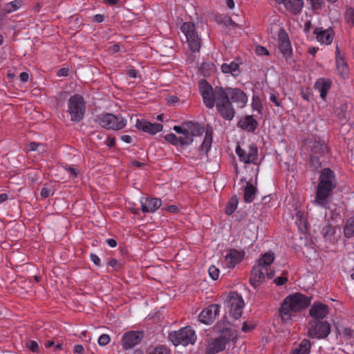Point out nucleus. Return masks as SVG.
Listing matches in <instances>:
<instances>
[{"mask_svg": "<svg viewBox=\"0 0 354 354\" xmlns=\"http://www.w3.org/2000/svg\"><path fill=\"white\" fill-rule=\"evenodd\" d=\"M278 48L286 61H288L292 55V50L288 35L283 28H281L278 33Z\"/></svg>", "mask_w": 354, "mask_h": 354, "instance_id": "4468645a", "label": "nucleus"}, {"mask_svg": "<svg viewBox=\"0 0 354 354\" xmlns=\"http://www.w3.org/2000/svg\"><path fill=\"white\" fill-rule=\"evenodd\" d=\"M331 82L330 81H326L324 80H319L315 84V88L320 93V97L325 100L328 91L330 88Z\"/></svg>", "mask_w": 354, "mask_h": 354, "instance_id": "a878e982", "label": "nucleus"}, {"mask_svg": "<svg viewBox=\"0 0 354 354\" xmlns=\"http://www.w3.org/2000/svg\"><path fill=\"white\" fill-rule=\"evenodd\" d=\"M111 338L106 334L102 335L98 339V344L100 346H106L110 342Z\"/></svg>", "mask_w": 354, "mask_h": 354, "instance_id": "79ce46f5", "label": "nucleus"}, {"mask_svg": "<svg viewBox=\"0 0 354 354\" xmlns=\"http://www.w3.org/2000/svg\"><path fill=\"white\" fill-rule=\"evenodd\" d=\"M311 346V342L308 339H304L291 354H309Z\"/></svg>", "mask_w": 354, "mask_h": 354, "instance_id": "bb28decb", "label": "nucleus"}, {"mask_svg": "<svg viewBox=\"0 0 354 354\" xmlns=\"http://www.w3.org/2000/svg\"><path fill=\"white\" fill-rule=\"evenodd\" d=\"M167 102L170 104H174L178 102L179 99L176 96L171 95L167 98Z\"/></svg>", "mask_w": 354, "mask_h": 354, "instance_id": "5fc2aeb1", "label": "nucleus"}, {"mask_svg": "<svg viewBox=\"0 0 354 354\" xmlns=\"http://www.w3.org/2000/svg\"><path fill=\"white\" fill-rule=\"evenodd\" d=\"M86 106L84 98L75 94L71 96L68 102V113L71 115V120L73 122H80L84 118Z\"/></svg>", "mask_w": 354, "mask_h": 354, "instance_id": "0eeeda50", "label": "nucleus"}, {"mask_svg": "<svg viewBox=\"0 0 354 354\" xmlns=\"http://www.w3.org/2000/svg\"><path fill=\"white\" fill-rule=\"evenodd\" d=\"M252 106L254 110H257L259 113L261 112L263 106L261 100L258 97L253 98Z\"/></svg>", "mask_w": 354, "mask_h": 354, "instance_id": "a19ab883", "label": "nucleus"}, {"mask_svg": "<svg viewBox=\"0 0 354 354\" xmlns=\"http://www.w3.org/2000/svg\"><path fill=\"white\" fill-rule=\"evenodd\" d=\"M151 354H169V353L167 348H165L162 346H160V347H157L156 348H155L153 352Z\"/></svg>", "mask_w": 354, "mask_h": 354, "instance_id": "de8ad7c7", "label": "nucleus"}, {"mask_svg": "<svg viewBox=\"0 0 354 354\" xmlns=\"http://www.w3.org/2000/svg\"><path fill=\"white\" fill-rule=\"evenodd\" d=\"M236 153L239 158L240 161L245 164H257L258 158V150L255 145H251L246 151L242 149L239 145L236 147Z\"/></svg>", "mask_w": 354, "mask_h": 354, "instance_id": "f8f14e48", "label": "nucleus"}, {"mask_svg": "<svg viewBox=\"0 0 354 354\" xmlns=\"http://www.w3.org/2000/svg\"><path fill=\"white\" fill-rule=\"evenodd\" d=\"M20 7V2L14 1H11L4 6L1 10V12L3 14L10 13L13 11L17 10Z\"/></svg>", "mask_w": 354, "mask_h": 354, "instance_id": "72a5a7b5", "label": "nucleus"}, {"mask_svg": "<svg viewBox=\"0 0 354 354\" xmlns=\"http://www.w3.org/2000/svg\"><path fill=\"white\" fill-rule=\"evenodd\" d=\"M339 59H344V57L343 55H342L339 48L337 46L336 47V54H335V59H336V62L337 61H339Z\"/></svg>", "mask_w": 354, "mask_h": 354, "instance_id": "680f3d73", "label": "nucleus"}, {"mask_svg": "<svg viewBox=\"0 0 354 354\" xmlns=\"http://www.w3.org/2000/svg\"><path fill=\"white\" fill-rule=\"evenodd\" d=\"M39 145V143L32 142L28 145L27 149L28 151H35Z\"/></svg>", "mask_w": 354, "mask_h": 354, "instance_id": "864d4df0", "label": "nucleus"}, {"mask_svg": "<svg viewBox=\"0 0 354 354\" xmlns=\"http://www.w3.org/2000/svg\"><path fill=\"white\" fill-rule=\"evenodd\" d=\"M311 301V297L297 292L286 297L282 301L279 314L284 321L291 319L292 313L299 312L307 308Z\"/></svg>", "mask_w": 354, "mask_h": 354, "instance_id": "20e7f679", "label": "nucleus"}, {"mask_svg": "<svg viewBox=\"0 0 354 354\" xmlns=\"http://www.w3.org/2000/svg\"><path fill=\"white\" fill-rule=\"evenodd\" d=\"M225 305L229 308L232 317L238 319L241 317L245 304L242 297L237 292H230L225 301Z\"/></svg>", "mask_w": 354, "mask_h": 354, "instance_id": "1a4fd4ad", "label": "nucleus"}, {"mask_svg": "<svg viewBox=\"0 0 354 354\" xmlns=\"http://www.w3.org/2000/svg\"><path fill=\"white\" fill-rule=\"evenodd\" d=\"M169 339L174 345L178 346L183 344H194L196 339V336L194 330L190 326L182 328L177 331H172L169 334Z\"/></svg>", "mask_w": 354, "mask_h": 354, "instance_id": "423d86ee", "label": "nucleus"}, {"mask_svg": "<svg viewBox=\"0 0 354 354\" xmlns=\"http://www.w3.org/2000/svg\"><path fill=\"white\" fill-rule=\"evenodd\" d=\"M345 17L348 24L354 26V9H353V8L347 9L346 12Z\"/></svg>", "mask_w": 354, "mask_h": 354, "instance_id": "ea45409f", "label": "nucleus"}, {"mask_svg": "<svg viewBox=\"0 0 354 354\" xmlns=\"http://www.w3.org/2000/svg\"><path fill=\"white\" fill-rule=\"evenodd\" d=\"M214 329L220 335L208 342L206 348L207 354H215L223 351L226 344L233 341L236 337L235 330L230 328V324L227 322H219L214 326Z\"/></svg>", "mask_w": 354, "mask_h": 354, "instance_id": "7ed1b4c3", "label": "nucleus"}, {"mask_svg": "<svg viewBox=\"0 0 354 354\" xmlns=\"http://www.w3.org/2000/svg\"><path fill=\"white\" fill-rule=\"evenodd\" d=\"M40 194L42 198H48L50 195V190L46 187H43L41 190Z\"/></svg>", "mask_w": 354, "mask_h": 354, "instance_id": "4d7b16f0", "label": "nucleus"}, {"mask_svg": "<svg viewBox=\"0 0 354 354\" xmlns=\"http://www.w3.org/2000/svg\"><path fill=\"white\" fill-rule=\"evenodd\" d=\"M344 231L345 236L348 238L354 236V216L347 220Z\"/></svg>", "mask_w": 354, "mask_h": 354, "instance_id": "473e14b6", "label": "nucleus"}, {"mask_svg": "<svg viewBox=\"0 0 354 354\" xmlns=\"http://www.w3.org/2000/svg\"><path fill=\"white\" fill-rule=\"evenodd\" d=\"M257 189L251 183H248L244 189L243 198L245 202L251 203L253 201Z\"/></svg>", "mask_w": 354, "mask_h": 354, "instance_id": "c85d7f7f", "label": "nucleus"}, {"mask_svg": "<svg viewBox=\"0 0 354 354\" xmlns=\"http://www.w3.org/2000/svg\"><path fill=\"white\" fill-rule=\"evenodd\" d=\"M335 187L336 181L334 172L329 168L324 169L319 176L313 203L326 207L329 201L328 198L332 195L333 190Z\"/></svg>", "mask_w": 354, "mask_h": 354, "instance_id": "f03ea898", "label": "nucleus"}, {"mask_svg": "<svg viewBox=\"0 0 354 354\" xmlns=\"http://www.w3.org/2000/svg\"><path fill=\"white\" fill-rule=\"evenodd\" d=\"M315 156V157L313 156V154L310 153L311 164L315 169H317L322 167V163L324 159H322V157L317 155Z\"/></svg>", "mask_w": 354, "mask_h": 354, "instance_id": "c9c22d12", "label": "nucleus"}, {"mask_svg": "<svg viewBox=\"0 0 354 354\" xmlns=\"http://www.w3.org/2000/svg\"><path fill=\"white\" fill-rule=\"evenodd\" d=\"M74 352L78 354H83L84 348L81 344H77L74 346Z\"/></svg>", "mask_w": 354, "mask_h": 354, "instance_id": "603ef678", "label": "nucleus"}, {"mask_svg": "<svg viewBox=\"0 0 354 354\" xmlns=\"http://www.w3.org/2000/svg\"><path fill=\"white\" fill-rule=\"evenodd\" d=\"M343 335L350 339L353 338L354 337V330L351 328H344Z\"/></svg>", "mask_w": 354, "mask_h": 354, "instance_id": "49530a36", "label": "nucleus"}, {"mask_svg": "<svg viewBox=\"0 0 354 354\" xmlns=\"http://www.w3.org/2000/svg\"><path fill=\"white\" fill-rule=\"evenodd\" d=\"M274 259V254L272 252L265 253L261 259L257 261V265L253 267L251 271L250 281L254 287H257L261 284L265 278V271Z\"/></svg>", "mask_w": 354, "mask_h": 354, "instance_id": "39448f33", "label": "nucleus"}, {"mask_svg": "<svg viewBox=\"0 0 354 354\" xmlns=\"http://www.w3.org/2000/svg\"><path fill=\"white\" fill-rule=\"evenodd\" d=\"M348 105L346 103L340 104L339 107H336L334 110L335 113L342 122L346 120V112Z\"/></svg>", "mask_w": 354, "mask_h": 354, "instance_id": "7c9ffc66", "label": "nucleus"}, {"mask_svg": "<svg viewBox=\"0 0 354 354\" xmlns=\"http://www.w3.org/2000/svg\"><path fill=\"white\" fill-rule=\"evenodd\" d=\"M26 346L32 352L38 353L39 351V346L38 344L33 340H29L26 343Z\"/></svg>", "mask_w": 354, "mask_h": 354, "instance_id": "58836bf2", "label": "nucleus"}, {"mask_svg": "<svg viewBox=\"0 0 354 354\" xmlns=\"http://www.w3.org/2000/svg\"><path fill=\"white\" fill-rule=\"evenodd\" d=\"M270 100L274 103L277 106H281V102L278 100L277 97L275 94H271L270 97Z\"/></svg>", "mask_w": 354, "mask_h": 354, "instance_id": "3c124183", "label": "nucleus"}, {"mask_svg": "<svg viewBox=\"0 0 354 354\" xmlns=\"http://www.w3.org/2000/svg\"><path fill=\"white\" fill-rule=\"evenodd\" d=\"M308 335L310 338L322 339L330 333V325L326 321L314 320L309 322Z\"/></svg>", "mask_w": 354, "mask_h": 354, "instance_id": "9b49d317", "label": "nucleus"}, {"mask_svg": "<svg viewBox=\"0 0 354 354\" xmlns=\"http://www.w3.org/2000/svg\"><path fill=\"white\" fill-rule=\"evenodd\" d=\"M185 35L190 50L192 52H198L201 48V39L196 31L195 26L191 22H185L180 28Z\"/></svg>", "mask_w": 354, "mask_h": 354, "instance_id": "9d476101", "label": "nucleus"}, {"mask_svg": "<svg viewBox=\"0 0 354 354\" xmlns=\"http://www.w3.org/2000/svg\"><path fill=\"white\" fill-rule=\"evenodd\" d=\"M185 128V138L188 137L192 140V143L194 141V136H201L204 132V128L201 127L198 122H184Z\"/></svg>", "mask_w": 354, "mask_h": 354, "instance_id": "a211bd4d", "label": "nucleus"}, {"mask_svg": "<svg viewBox=\"0 0 354 354\" xmlns=\"http://www.w3.org/2000/svg\"><path fill=\"white\" fill-rule=\"evenodd\" d=\"M210 277L213 280H216L219 275V270L214 266H211L208 269Z\"/></svg>", "mask_w": 354, "mask_h": 354, "instance_id": "4c0bfd02", "label": "nucleus"}, {"mask_svg": "<svg viewBox=\"0 0 354 354\" xmlns=\"http://www.w3.org/2000/svg\"><path fill=\"white\" fill-rule=\"evenodd\" d=\"M28 74L26 72H23L20 74L19 78L22 82H26L28 80Z\"/></svg>", "mask_w": 354, "mask_h": 354, "instance_id": "052dcab7", "label": "nucleus"}, {"mask_svg": "<svg viewBox=\"0 0 354 354\" xmlns=\"http://www.w3.org/2000/svg\"><path fill=\"white\" fill-rule=\"evenodd\" d=\"M95 121L106 129L120 130L126 125V120L122 117L111 113L100 114L96 117Z\"/></svg>", "mask_w": 354, "mask_h": 354, "instance_id": "6e6552de", "label": "nucleus"}, {"mask_svg": "<svg viewBox=\"0 0 354 354\" xmlns=\"http://www.w3.org/2000/svg\"><path fill=\"white\" fill-rule=\"evenodd\" d=\"M142 211L143 212H154L161 205V200L157 198H142L140 199Z\"/></svg>", "mask_w": 354, "mask_h": 354, "instance_id": "6ab92c4d", "label": "nucleus"}, {"mask_svg": "<svg viewBox=\"0 0 354 354\" xmlns=\"http://www.w3.org/2000/svg\"><path fill=\"white\" fill-rule=\"evenodd\" d=\"M314 9H319L322 6V0H310Z\"/></svg>", "mask_w": 354, "mask_h": 354, "instance_id": "6e6d98bb", "label": "nucleus"}, {"mask_svg": "<svg viewBox=\"0 0 354 354\" xmlns=\"http://www.w3.org/2000/svg\"><path fill=\"white\" fill-rule=\"evenodd\" d=\"M280 2L295 14L299 12L304 6L303 0H280Z\"/></svg>", "mask_w": 354, "mask_h": 354, "instance_id": "393cba45", "label": "nucleus"}, {"mask_svg": "<svg viewBox=\"0 0 354 354\" xmlns=\"http://www.w3.org/2000/svg\"><path fill=\"white\" fill-rule=\"evenodd\" d=\"M127 74L129 75V77H131L132 78H135L137 77V71H136V70H135L133 68L129 69L127 71Z\"/></svg>", "mask_w": 354, "mask_h": 354, "instance_id": "0e129e2a", "label": "nucleus"}, {"mask_svg": "<svg viewBox=\"0 0 354 354\" xmlns=\"http://www.w3.org/2000/svg\"><path fill=\"white\" fill-rule=\"evenodd\" d=\"M122 140L127 143H130L131 142V137L129 135H124L121 137Z\"/></svg>", "mask_w": 354, "mask_h": 354, "instance_id": "774afa93", "label": "nucleus"}, {"mask_svg": "<svg viewBox=\"0 0 354 354\" xmlns=\"http://www.w3.org/2000/svg\"><path fill=\"white\" fill-rule=\"evenodd\" d=\"M109 265L113 268L115 270H118L120 268V263L118 262V261L115 259H112L109 261Z\"/></svg>", "mask_w": 354, "mask_h": 354, "instance_id": "09e8293b", "label": "nucleus"}, {"mask_svg": "<svg viewBox=\"0 0 354 354\" xmlns=\"http://www.w3.org/2000/svg\"><path fill=\"white\" fill-rule=\"evenodd\" d=\"M212 129L210 127H207L206 128V131H205V138H207L208 136H209L210 138H212Z\"/></svg>", "mask_w": 354, "mask_h": 354, "instance_id": "338daca9", "label": "nucleus"}, {"mask_svg": "<svg viewBox=\"0 0 354 354\" xmlns=\"http://www.w3.org/2000/svg\"><path fill=\"white\" fill-rule=\"evenodd\" d=\"M335 233V229L329 224L322 229V234L326 239H330Z\"/></svg>", "mask_w": 354, "mask_h": 354, "instance_id": "e433bc0d", "label": "nucleus"}, {"mask_svg": "<svg viewBox=\"0 0 354 354\" xmlns=\"http://www.w3.org/2000/svg\"><path fill=\"white\" fill-rule=\"evenodd\" d=\"M257 121L252 115H247L241 118L238 122V126L240 128L250 132H253L257 129Z\"/></svg>", "mask_w": 354, "mask_h": 354, "instance_id": "412c9836", "label": "nucleus"}, {"mask_svg": "<svg viewBox=\"0 0 354 354\" xmlns=\"http://www.w3.org/2000/svg\"><path fill=\"white\" fill-rule=\"evenodd\" d=\"M328 313V306L321 302H315L309 310L310 315L315 320L324 319Z\"/></svg>", "mask_w": 354, "mask_h": 354, "instance_id": "f3484780", "label": "nucleus"}, {"mask_svg": "<svg viewBox=\"0 0 354 354\" xmlns=\"http://www.w3.org/2000/svg\"><path fill=\"white\" fill-rule=\"evenodd\" d=\"M212 142V138H210L209 136H208L207 138H205L202 145L200 147L201 151L204 152L205 154H207L209 150L210 149Z\"/></svg>", "mask_w": 354, "mask_h": 354, "instance_id": "f704fd0d", "label": "nucleus"}, {"mask_svg": "<svg viewBox=\"0 0 354 354\" xmlns=\"http://www.w3.org/2000/svg\"><path fill=\"white\" fill-rule=\"evenodd\" d=\"M199 90L205 106L212 109L216 106L220 115L232 120L235 115L233 103L242 108L248 102L246 94L240 88L216 86L213 88L205 80L199 82Z\"/></svg>", "mask_w": 354, "mask_h": 354, "instance_id": "f257e3e1", "label": "nucleus"}, {"mask_svg": "<svg viewBox=\"0 0 354 354\" xmlns=\"http://www.w3.org/2000/svg\"><path fill=\"white\" fill-rule=\"evenodd\" d=\"M136 127L151 135L160 132L163 128L161 124L151 123L145 120H137Z\"/></svg>", "mask_w": 354, "mask_h": 354, "instance_id": "dca6fc26", "label": "nucleus"}, {"mask_svg": "<svg viewBox=\"0 0 354 354\" xmlns=\"http://www.w3.org/2000/svg\"><path fill=\"white\" fill-rule=\"evenodd\" d=\"M288 281V279L285 277H277L274 279V283L277 286L284 285Z\"/></svg>", "mask_w": 354, "mask_h": 354, "instance_id": "c03bdc74", "label": "nucleus"}, {"mask_svg": "<svg viewBox=\"0 0 354 354\" xmlns=\"http://www.w3.org/2000/svg\"><path fill=\"white\" fill-rule=\"evenodd\" d=\"M165 139L169 143L174 145H189L192 144V140L188 137L185 138L183 136L177 137L174 133H169L165 136Z\"/></svg>", "mask_w": 354, "mask_h": 354, "instance_id": "b1692460", "label": "nucleus"}, {"mask_svg": "<svg viewBox=\"0 0 354 354\" xmlns=\"http://www.w3.org/2000/svg\"><path fill=\"white\" fill-rule=\"evenodd\" d=\"M109 50L113 53H118L120 50V46L118 44H113L109 48Z\"/></svg>", "mask_w": 354, "mask_h": 354, "instance_id": "e2e57ef3", "label": "nucleus"}, {"mask_svg": "<svg viewBox=\"0 0 354 354\" xmlns=\"http://www.w3.org/2000/svg\"><path fill=\"white\" fill-rule=\"evenodd\" d=\"M337 70L339 75L345 79L347 77L348 74V67L344 59H339V61L336 62Z\"/></svg>", "mask_w": 354, "mask_h": 354, "instance_id": "c756f323", "label": "nucleus"}, {"mask_svg": "<svg viewBox=\"0 0 354 354\" xmlns=\"http://www.w3.org/2000/svg\"><path fill=\"white\" fill-rule=\"evenodd\" d=\"M91 260L96 265V266H100V259L97 257V255L95 254H91Z\"/></svg>", "mask_w": 354, "mask_h": 354, "instance_id": "8fccbe9b", "label": "nucleus"}, {"mask_svg": "<svg viewBox=\"0 0 354 354\" xmlns=\"http://www.w3.org/2000/svg\"><path fill=\"white\" fill-rule=\"evenodd\" d=\"M243 258L242 254L235 249H231L225 257V262L228 267L234 268Z\"/></svg>", "mask_w": 354, "mask_h": 354, "instance_id": "5701e85b", "label": "nucleus"}, {"mask_svg": "<svg viewBox=\"0 0 354 354\" xmlns=\"http://www.w3.org/2000/svg\"><path fill=\"white\" fill-rule=\"evenodd\" d=\"M328 149L327 145L324 143V141L322 140H315L312 142L311 145V154H313V156L315 157V155L323 157L324 154L328 153Z\"/></svg>", "mask_w": 354, "mask_h": 354, "instance_id": "4be33fe9", "label": "nucleus"}, {"mask_svg": "<svg viewBox=\"0 0 354 354\" xmlns=\"http://www.w3.org/2000/svg\"><path fill=\"white\" fill-rule=\"evenodd\" d=\"M256 53L257 54L259 55H269V53H268V50L263 46H257L256 47Z\"/></svg>", "mask_w": 354, "mask_h": 354, "instance_id": "37998d69", "label": "nucleus"}, {"mask_svg": "<svg viewBox=\"0 0 354 354\" xmlns=\"http://www.w3.org/2000/svg\"><path fill=\"white\" fill-rule=\"evenodd\" d=\"M144 338V334L141 331L130 330L126 332L122 338L121 344L125 350L131 349L139 344Z\"/></svg>", "mask_w": 354, "mask_h": 354, "instance_id": "ddd939ff", "label": "nucleus"}, {"mask_svg": "<svg viewBox=\"0 0 354 354\" xmlns=\"http://www.w3.org/2000/svg\"><path fill=\"white\" fill-rule=\"evenodd\" d=\"M239 203V199L236 196H232L226 204L225 213L227 215H231L236 209Z\"/></svg>", "mask_w": 354, "mask_h": 354, "instance_id": "2f4dec72", "label": "nucleus"}, {"mask_svg": "<svg viewBox=\"0 0 354 354\" xmlns=\"http://www.w3.org/2000/svg\"><path fill=\"white\" fill-rule=\"evenodd\" d=\"M174 130L178 134H182L181 136H185V128L184 127V123L182 126H174Z\"/></svg>", "mask_w": 354, "mask_h": 354, "instance_id": "a18cd8bd", "label": "nucleus"}, {"mask_svg": "<svg viewBox=\"0 0 354 354\" xmlns=\"http://www.w3.org/2000/svg\"><path fill=\"white\" fill-rule=\"evenodd\" d=\"M68 72L69 70L68 68H63L58 71L57 75L59 76H67L68 75Z\"/></svg>", "mask_w": 354, "mask_h": 354, "instance_id": "bf43d9fd", "label": "nucleus"}, {"mask_svg": "<svg viewBox=\"0 0 354 354\" xmlns=\"http://www.w3.org/2000/svg\"><path fill=\"white\" fill-rule=\"evenodd\" d=\"M221 70L225 73H231L234 77L238 76L241 73L239 65L234 62L230 64H223Z\"/></svg>", "mask_w": 354, "mask_h": 354, "instance_id": "cd10ccee", "label": "nucleus"}, {"mask_svg": "<svg viewBox=\"0 0 354 354\" xmlns=\"http://www.w3.org/2000/svg\"><path fill=\"white\" fill-rule=\"evenodd\" d=\"M106 243L111 248H114L117 245V241L113 239H109L106 240Z\"/></svg>", "mask_w": 354, "mask_h": 354, "instance_id": "69168bd1", "label": "nucleus"}, {"mask_svg": "<svg viewBox=\"0 0 354 354\" xmlns=\"http://www.w3.org/2000/svg\"><path fill=\"white\" fill-rule=\"evenodd\" d=\"M221 306L218 304H212L202 310L198 315V319L205 324H212L218 317Z\"/></svg>", "mask_w": 354, "mask_h": 354, "instance_id": "2eb2a0df", "label": "nucleus"}, {"mask_svg": "<svg viewBox=\"0 0 354 354\" xmlns=\"http://www.w3.org/2000/svg\"><path fill=\"white\" fill-rule=\"evenodd\" d=\"M167 211L172 213H176L178 211V207L176 205H169L165 208Z\"/></svg>", "mask_w": 354, "mask_h": 354, "instance_id": "13d9d810", "label": "nucleus"}, {"mask_svg": "<svg viewBox=\"0 0 354 354\" xmlns=\"http://www.w3.org/2000/svg\"><path fill=\"white\" fill-rule=\"evenodd\" d=\"M314 33L317 35V39L326 44H330L333 39V30L332 28L324 30L322 28H315Z\"/></svg>", "mask_w": 354, "mask_h": 354, "instance_id": "aec40b11", "label": "nucleus"}]
</instances>
